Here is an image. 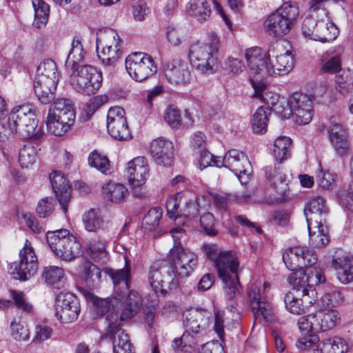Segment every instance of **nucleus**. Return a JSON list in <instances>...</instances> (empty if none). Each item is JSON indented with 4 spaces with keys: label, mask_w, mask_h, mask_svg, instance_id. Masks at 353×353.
<instances>
[{
    "label": "nucleus",
    "mask_w": 353,
    "mask_h": 353,
    "mask_svg": "<svg viewBox=\"0 0 353 353\" xmlns=\"http://www.w3.org/2000/svg\"><path fill=\"white\" fill-rule=\"evenodd\" d=\"M70 83L77 92L90 96L101 87L103 76L101 72L90 65H83L71 70Z\"/></svg>",
    "instance_id": "obj_10"
},
{
    "label": "nucleus",
    "mask_w": 353,
    "mask_h": 353,
    "mask_svg": "<svg viewBox=\"0 0 353 353\" xmlns=\"http://www.w3.org/2000/svg\"><path fill=\"white\" fill-rule=\"evenodd\" d=\"M119 293L112 299H99L91 293H88L87 298L92 302L94 312L99 316L108 314L106 320L110 314L118 315V321H125L139 311L142 302L137 292L130 290L125 299H121Z\"/></svg>",
    "instance_id": "obj_2"
},
{
    "label": "nucleus",
    "mask_w": 353,
    "mask_h": 353,
    "mask_svg": "<svg viewBox=\"0 0 353 353\" xmlns=\"http://www.w3.org/2000/svg\"><path fill=\"white\" fill-rule=\"evenodd\" d=\"M219 47L217 35L214 32H210L207 41L196 42L191 45L188 54L190 63L201 73H214L219 68V62L216 57Z\"/></svg>",
    "instance_id": "obj_4"
},
{
    "label": "nucleus",
    "mask_w": 353,
    "mask_h": 353,
    "mask_svg": "<svg viewBox=\"0 0 353 353\" xmlns=\"http://www.w3.org/2000/svg\"><path fill=\"white\" fill-rule=\"evenodd\" d=\"M10 296L14 300V304L17 308L28 313L31 312L32 305L27 301L26 295L22 292L12 290L10 291Z\"/></svg>",
    "instance_id": "obj_63"
},
{
    "label": "nucleus",
    "mask_w": 353,
    "mask_h": 353,
    "mask_svg": "<svg viewBox=\"0 0 353 353\" xmlns=\"http://www.w3.org/2000/svg\"><path fill=\"white\" fill-rule=\"evenodd\" d=\"M125 259V268L120 270H110L108 274L112 280L114 285V290L117 294L119 293L121 296V299H124L125 294L128 292L130 281V268Z\"/></svg>",
    "instance_id": "obj_29"
},
{
    "label": "nucleus",
    "mask_w": 353,
    "mask_h": 353,
    "mask_svg": "<svg viewBox=\"0 0 353 353\" xmlns=\"http://www.w3.org/2000/svg\"><path fill=\"white\" fill-rule=\"evenodd\" d=\"M164 119L172 128H179L181 124L179 110L173 105H169L164 112Z\"/></svg>",
    "instance_id": "obj_58"
},
{
    "label": "nucleus",
    "mask_w": 353,
    "mask_h": 353,
    "mask_svg": "<svg viewBox=\"0 0 353 353\" xmlns=\"http://www.w3.org/2000/svg\"><path fill=\"white\" fill-rule=\"evenodd\" d=\"M270 112V109L263 106L257 108L252 120V127L254 132L263 134L267 131Z\"/></svg>",
    "instance_id": "obj_47"
},
{
    "label": "nucleus",
    "mask_w": 353,
    "mask_h": 353,
    "mask_svg": "<svg viewBox=\"0 0 353 353\" xmlns=\"http://www.w3.org/2000/svg\"><path fill=\"white\" fill-rule=\"evenodd\" d=\"M48 114L62 118L63 122L67 119L74 121L75 118L73 103L70 99L65 98H59L54 101Z\"/></svg>",
    "instance_id": "obj_35"
},
{
    "label": "nucleus",
    "mask_w": 353,
    "mask_h": 353,
    "mask_svg": "<svg viewBox=\"0 0 353 353\" xmlns=\"http://www.w3.org/2000/svg\"><path fill=\"white\" fill-rule=\"evenodd\" d=\"M120 322L118 321V315L112 314L109 315L105 336L112 340L113 346H117V345H119V346H132L128 335L120 327Z\"/></svg>",
    "instance_id": "obj_28"
},
{
    "label": "nucleus",
    "mask_w": 353,
    "mask_h": 353,
    "mask_svg": "<svg viewBox=\"0 0 353 353\" xmlns=\"http://www.w3.org/2000/svg\"><path fill=\"white\" fill-rule=\"evenodd\" d=\"M332 265L336 272L337 279L341 283L353 281V256L349 254L338 256L332 260Z\"/></svg>",
    "instance_id": "obj_27"
},
{
    "label": "nucleus",
    "mask_w": 353,
    "mask_h": 353,
    "mask_svg": "<svg viewBox=\"0 0 353 353\" xmlns=\"http://www.w3.org/2000/svg\"><path fill=\"white\" fill-rule=\"evenodd\" d=\"M28 266L26 264L20 262L10 263L8 272L14 279L25 281L30 279L37 272L38 265H34L30 261Z\"/></svg>",
    "instance_id": "obj_36"
},
{
    "label": "nucleus",
    "mask_w": 353,
    "mask_h": 353,
    "mask_svg": "<svg viewBox=\"0 0 353 353\" xmlns=\"http://www.w3.org/2000/svg\"><path fill=\"white\" fill-rule=\"evenodd\" d=\"M50 179L62 210L65 213L70 199V188L68 181L64 174L58 171L52 172L50 174Z\"/></svg>",
    "instance_id": "obj_22"
},
{
    "label": "nucleus",
    "mask_w": 353,
    "mask_h": 353,
    "mask_svg": "<svg viewBox=\"0 0 353 353\" xmlns=\"http://www.w3.org/2000/svg\"><path fill=\"white\" fill-rule=\"evenodd\" d=\"M285 107L290 111L289 117L292 115L296 123L306 125L311 121L313 116L312 97L302 92H294L287 99Z\"/></svg>",
    "instance_id": "obj_14"
},
{
    "label": "nucleus",
    "mask_w": 353,
    "mask_h": 353,
    "mask_svg": "<svg viewBox=\"0 0 353 353\" xmlns=\"http://www.w3.org/2000/svg\"><path fill=\"white\" fill-rule=\"evenodd\" d=\"M32 6L34 9L33 26L37 28H41L47 24L50 7L41 0H33Z\"/></svg>",
    "instance_id": "obj_48"
},
{
    "label": "nucleus",
    "mask_w": 353,
    "mask_h": 353,
    "mask_svg": "<svg viewBox=\"0 0 353 353\" xmlns=\"http://www.w3.org/2000/svg\"><path fill=\"white\" fill-rule=\"evenodd\" d=\"M299 14L296 4L285 2L267 18L264 23L265 30L271 36L283 37L290 31Z\"/></svg>",
    "instance_id": "obj_8"
},
{
    "label": "nucleus",
    "mask_w": 353,
    "mask_h": 353,
    "mask_svg": "<svg viewBox=\"0 0 353 353\" xmlns=\"http://www.w3.org/2000/svg\"><path fill=\"white\" fill-rule=\"evenodd\" d=\"M97 56L104 65H114L121 58V39L117 32L112 28H104L97 32Z\"/></svg>",
    "instance_id": "obj_11"
},
{
    "label": "nucleus",
    "mask_w": 353,
    "mask_h": 353,
    "mask_svg": "<svg viewBox=\"0 0 353 353\" xmlns=\"http://www.w3.org/2000/svg\"><path fill=\"white\" fill-rule=\"evenodd\" d=\"M108 100V97L105 94L97 95L91 98L83 108V112L86 114L88 119L90 118L98 108L107 103Z\"/></svg>",
    "instance_id": "obj_60"
},
{
    "label": "nucleus",
    "mask_w": 353,
    "mask_h": 353,
    "mask_svg": "<svg viewBox=\"0 0 353 353\" xmlns=\"http://www.w3.org/2000/svg\"><path fill=\"white\" fill-rule=\"evenodd\" d=\"M316 225V228H314L313 225L310 227V223H307L310 243L314 247L322 248L329 242L328 229L325 225V221Z\"/></svg>",
    "instance_id": "obj_37"
},
{
    "label": "nucleus",
    "mask_w": 353,
    "mask_h": 353,
    "mask_svg": "<svg viewBox=\"0 0 353 353\" xmlns=\"http://www.w3.org/2000/svg\"><path fill=\"white\" fill-rule=\"evenodd\" d=\"M71 49L68 53L65 67L68 70L75 69L78 64L83 61L85 52L79 40L73 39Z\"/></svg>",
    "instance_id": "obj_43"
},
{
    "label": "nucleus",
    "mask_w": 353,
    "mask_h": 353,
    "mask_svg": "<svg viewBox=\"0 0 353 353\" xmlns=\"http://www.w3.org/2000/svg\"><path fill=\"white\" fill-rule=\"evenodd\" d=\"M107 130L109 134L120 141L131 138L125 110L120 107L110 108L107 114Z\"/></svg>",
    "instance_id": "obj_17"
},
{
    "label": "nucleus",
    "mask_w": 353,
    "mask_h": 353,
    "mask_svg": "<svg viewBox=\"0 0 353 353\" xmlns=\"http://www.w3.org/2000/svg\"><path fill=\"white\" fill-rule=\"evenodd\" d=\"M319 21L312 15L306 17L301 26L302 34L307 39L314 41L315 32H316V26H318Z\"/></svg>",
    "instance_id": "obj_59"
},
{
    "label": "nucleus",
    "mask_w": 353,
    "mask_h": 353,
    "mask_svg": "<svg viewBox=\"0 0 353 353\" xmlns=\"http://www.w3.org/2000/svg\"><path fill=\"white\" fill-rule=\"evenodd\" d=\"M288 281L293 285V289L300 292L301 303L305 311L307 307L316 301L317 293L314 285L324 283L325 278L320 271L311 270L308 273L299 271L291 273L288 276Z\"/></svg>",
    "instance_id": "obj_9"
},
{
    "label": "nucleus",
    "mask_w": 353,
    "mask_h": 353,
    "mask_svg": "<svg viewBox=\"0 0 353 353\" xmlns=\"http://www.w3.org/2000/svg\"><path fill=\"white\" fill-rule=\"evenodd\" d=\"M266 178L270 181L272 186L280 194H283L287 190L285 174L279 168L266 166L264 168Z\"/></svg>",
    "instance_id": "obj_40"
},
{
    "label": "nucleus",
    "mask_w": 353,
    "mask_h": 353,
    "mask_svg": "<svg viewBox=\"0 0 353 353\" xmlns=\"http://www.w3.org/2000/svg\"><path fill=\"white\" fill-rule=\"evenodd\" d=\"M88 161L90 166L97 169L104 174L107 175L112 172V167L108 157L102 156L97 151L90 154Z\"/></svg>",
    "instance_id": "obj_51"
},
{
    "label": "nucleus",
    "mask_w": 353,
    "mask_h": 353,
    "mask_svg": "<svg viewBox=\"0 0 353 353\" xmlns=\"http://www.w3.org/2000/svg\"><path fill=\"white\" fill-rule=\"evenodd\" d=\"M187 10L199 21L208 20L211 14V7L208 0H190Z\"/></svg>",
    "instance_id": "obj_38"
},
{
    "label": "nucleus",
    "mask_w": 353,
    "mask_h": 353,
    "mask_svg": "<svg viewBox=\"0 0 353 353\" xmlns=\"http://www.w3.org/2000/svg\"><path fill=\"white\" fill-rule=\"evenodd\" d=\"M245 58L250 74L260 81L274 74H286L292 70L294 65V56L288 50L276 55L274 65L271 63L270 55L258 47L247 49Z\"/></svg>",
    "instance_id": "obj_1"
},
{
    "label": "nucleus",
    "mask_w": 353,
    "mask_h": 353,
    "mask_svg": "<svg viewBox=\"0 0 353 353\" xmlns=\"http://www.w3.org/2000/svg\"><path fill=\"white\" fill-rule=\"evenodd\" d=\"M211 314L206 310L194 309L190 311L183 321L185 329L199 335L204 331Z\"/></svg>",
    "instance_id": "obj_24"
},
{
    "label": "nucleus",
    "mask_w": 353,
    "mask_h": 353,
    "mask_svg": "<svg viewBox=\"0 0 353 353\" xmlns=\"http://www.w3.org/2000/svg\"><path fill=\"white\" fill-rule=\"evenodd\" d=\"M8 125L12 133H19L26 139H38L43 134L35 119V108L30 103L14 108L9 114Z\"/></svg>",
    "instance_id": "obj_5"
},
{
    "label": "nucleus",
    "mask_w": 353,
    "mask_h": 353,
    "mask_svg": "<svg viewBox=\"0 0 353 353\" xmlns=\"http://www.w3.org/2000/svg\"><path fill=\"white\" fill-rule=\"evenodd\" d=\"M292 140L285 136L279 137L274 141L273 154L277 162L281 163L290 157Z\"/></svg>",
    "instance_id": "obj_42"
},
{
    "label": "nucleus",
    "mask_w": 353,
    "mask_h": 353,
    "mask_svg": "<svg viewBox=\"0 0 353 353\" xmlns=\"http://www.w3.org/2000/svg\"><path fill=\"white\" fill-rule=\"evenodd\" d=\"M46 240L54 254L63 261H72L81 254L80 242L66 229L48 231Z\"/></svg>",
    "instance_id": "obj_6"
},
{
    "label": "nucleus",
    "mask_w": 353,
    "mask_h": 353,
    "mask_svg": "<svg viewBox=\"0 0 353 353\" xmlns=\"http://www.w3.org/2000/svg\"><path fill=\"white\" fill-rule=\"evenodd\" d=\"M215 163L216 167L224 166L233 172L241 183L245 184L248 182L251 164L243 152L231 149L225 154L223 158L217 159Z\"/></svg>",
    "instance_id": "obj_13"
},
{
    "label": "nucleus",
    "mask_w": 353,
    "mask_h": 353,
    "mask_svg": "<svg viewBox=\"0 0 353 353\" xmlns=\"http://www.w3.org/2000/svg\"><path fill=\"white\" fill-rule=\"evenodd\" d=\"M86 254L94 261L105 263L108 260V252L105 244L102 241L92 240L85 247Z\"/></svg>",
    "instance_id": "obj_45"
},
{
    "label": "nucleus",
    "mask_w": 353,
    "mask_h": 353,
    "mask_svg": "<svg viewBox=\"0 0 353 353\" xmlns=\"http://www.w3.org/2000/svg\"><path fill=\"white\" fill-rule=\"evenodd\" d=\"M300 292L296 289H292L286 293L284 297V302L286 309L292 314L300 315L305 312L303 305L301 303L299 298Z\"/></svg>",
    "instance_id": "obj_49"
},
{
    "label": "nucleus",
    "mask_w": 353,
    "mask_h": 353,
    "mask_svg": "<svg viewBox=\"0 0 353 353\" xmlns=\"http://www.w3.org/2000/svg\"><path fill=\"white\" fill-rule=\"evenodd\" d=\"M10 332L12 338L17 341H26L30 338V332L26 325L16 319L10 324Z\"/></svg>",
    "instance_id": "obj_57"
},
{
    "label": "nucleus",
    "mask_w": 353,
    "mask_h": 353,
    "mask_svg": "<svg viewBox=\"0 0 353 353\" xmlns=\"http://www.w3.org/2000/svg\"><path fill=\"white\" fill-rule=\"evenodd\" d=\"M37 152L32 145H25L20 150L19 162L22 168H28L36 161Z\"/></svg>",
    "instance_id": "obj_53"
},
{
    "label": "nucleus",
    "mask_w": 353,
    "mask_h": 353,
    "mask_svg": "<svg viewBox=\"0 0 353 353\" xmlns=\"http://www.w3.org/2000/svg\"><path fill=\"white\" fill-rule=\"evenodd\" d=\"M74 121L67 119L63 122V119L48 114L46 119L47 130L49 133L55 136H62L70 128Z\"/></svg>",
    "instance_id": "obj_46"
},
{
    "label": "nucleus",
    "mask_w": 353,
    "mask_h": 353,
    "mask_svg": "<svg viewBox=\"0 0 353 353\" xmlns=\"http://www.w3.org/2000/svg\"><path fill=\"white\" fill-rule=\"evenodd\" d=\"M250 82L254 90V97L259 98L270 107V110H272L281 117H289L290 111L285 107L287 99L281 97L275 92L269 91L263 83V80H256L252 77L250 79Z\"/></svg>",
    "instance_id": "obj_15"
},
{
    "label": "nucleus",
    "mask_w": 353,
    "mask_h": 353,
    "mask_svg": "<svg viewBox=\"0 0 353 353\" xmlns=\"http://www.w3.org/2000/svg\"><path fill=\"white\" fill-rule=\"evenodd\" d=\"M148 283L155 293L164 294L166 292L165 287L173 283V276L169 272L168 267L162 263L154 262L150 266L148 275Z\"/></svg>",
    "instance_id": "obj_19"
},
{
    "label": "nucleus",
    "mask_w": 353,
    "mask_h": 353,
    "mask_svg": "<svg viewBox=\"0 0 353 353\" xmlns=\"http://www.w3.org/2000/svg\"><path fill=\"white\" fill-rule=\"evenodd\" d=\"M101 194L103 199L108 201L121 203L128 196L129 192L123 184L110 181L103 185Z\"/></svg>",
    "instance_id": "obj_32"
},
{
    "label": "nucleus",
    "mask_w": 353,
    "mask_h": 353,
    "mask_svg": "<svg viewBox=\"0 0 353 353\" xmlns=\"http://www.w3.org/2000/svg\"><path fill=\"white\" fill-rule=\"evenodd\" d=\"M81 311L77 297L68 292H60L56 299V316L63 323L75 321Z\"/></svg>",
    "instance_id": "obj_16"
},
{
    "label": "nucleus",
    "mask_w": 353,
    "mask_h": 353,
    "mask_svg": "<svg viewBox=\"0 0 353 353\" xmlns=\"http://www.w3.org/2000/svg\"><path fill=\"white\" fill-rule=\"evenodd\" d=\"M304 250L301 245L285 249L283 253V261L288 270L294 272H304L302 270V264H304L305 262L301 258H299L304 253Z\"/></svg>",
    "instance_id": "obj_34"
},
{
    "label": "nucleus",
    "mask_w": 353,
    "mask_h": 353,
    "mask_svg": "<svg viewBox=\"0 0 353 353\" xmlns=\"http://www.w3.org/2000/svg\"><path fill=\"white\" fill-rule=\"evenodd\" d=\"M30 261H32L34 265H38L37 256H36L30 242L26 240L23 248L19 252V262L23 263L28 266Z\"/></svg>",
    "instance_id": "obj_62"
},
{
    "label": "nucleus",
    "mask_w": 353,
    "mask_h": 353,
    "mask_svg": "<svg viewBox=\"0 0 353 353\" xmlns=\"http://www.w3.org/2000/svg\"><path fill=\"white\" fill-rule=\"evenodd\" d=\"M316 31L314 41L322 43L334 41L337 37L339 33L338 28L333 23L324 21H319Z\"/></svg>",
    "instance_id": "obj_41"
},
{
    "label": "nucleus",
    "mask_w": 353,
    "mask_h": 353,
    "mask_svg": "<svg viewBox=\"0 0 353 353\" xmlns=\"http://www.w3.org/2000/svg\"><path fill=\"white\" fill-rule=\"evenodd\" d=\"M347 350V344L343 338L333 336L319 341L312 353H345Z\"/></svg>",
    "instance_id": "obj_31"
},
{
    "label": "nucleus",
    "mask_w": 353,
    "mask_h": 353,
    "mask_svg": "<svg viewBox=\"0 0 353 353\" xmlns=\"http://www.w3.org/2000/svg\"><path fill=\"white\" fill-rule=\"evenodd\" d=\"M262 285L263 286V292H264L266 288H269V284L266 282H263V283L261 281L256 282L253 283L249 289L248 296L252 305H254L264 301V298L261 289Z\"/></svg>",
    "instance_id": "obj_56"
},
{
    "label": "nucleus",
    "mask_w": 353,
    "mask_h": 353,
    "mask_svg": "<svg viewBox=\"0 0 353 353\" xmlns=\"http://www.w3.org/2000/svg\"><path fill=\"white\" fill-rule=\"evenodd\" d=\"M83 222L85 229L88 232H97L103 229L105 221L99 212L95 209H90L84 213Z\"/></svg>",
    "instance_id": "obj_44"
},
{
    "label": "nucleus",
    "mask_w": 353,
    "mask_h": 353,
    "mask_svg": "<svg viewBox=\"0 0 353 353\" xmlns=\"http://www.w3.org/2000/svg\"><path fill=\"white\" fill-rule=\"evenodd\" d=\"M205 250L208 257L214 262L218 275L223 283L225 296L230 300L234 299L240 289L238 258L232 252H223L214 245H206Z\"/></svg>",
    "instance_id": "obj_3"
},
{
    "label": "nucleus",
    "mask_w": 353,
    "mask_h": 353,
    "mask_svg": "<svg viewBox=\"0 0 353 353\" xmlns=\"http://www.w3.org/2000/svg\"><path fill=\"white\" fill-rule=\"evenodd\" d=\"M344 301V296L342 292L339 290H333L325 293L318 302V306L332 309L341 305Z\"/></svg>",
    "instance_id": "obj_52"
},
{
    "label": "nucleus",
    "mask_w": 353,
    "mask_h": 353,
    "mask_svg": "<svg viewBox=\"0 0 353 353\" xmlns=\"http://www.w3.org/2000/svg\"><path fill=\"white\" fill-rule=\"evenodd\" d=\"M250 197L249 195L241 194H227L220 195L215 194L213 196L212 202L220 210H225L228 201H235L237 202H243L246 201Z\"/></svg>",
    "instance_id": "obj_55"
},
{
    "label": "nucleus",
    "mask_w": 353,
    "mask_h": 353,
    "mask_svg": "<svg viewBox=\"0 0 353 353\" xmlns=\"http://www.w3.org/2000/svg\"><path fill=\"white\" fill-rule=\"evenodd\" d=\"M55 200L52 196H46L40 199L36 207V212L39 217L50 216L54 210Z\"/></svg>",
    "instance_id": "obj_54"
},
{
    "label": "nucleus",
    "mask_w": 353,
    "mask_h": 353,
    "mask_svg": "<svg viewBox=\"0 0 353 353\" xmlns=\"http://www.w3.org/2000/svg\"><path fill=\"white\" fill-rule=\"evenodd\" d=\"M150 153L155 162L164 167L171 166L173 162V143L162 137L150 143Z\"/></svg>",
    "instance_id": "obj_20"
},
{
    "label": "nucleus",
    "mask_w": 353,
    "mask_h": 353,
    "mask_svg": "<svg viewBox=\"0 0 353 353\" xmlns=\"http://www.w3.org/2000/svg\"><path fill=\"white\" fill-rule=\"evenodd\" d=\"M307 223L313 225L314 228L318 223L325 221V216L327 214V209L325 206V201L323 198L316 196L311 198L304 211Z\"/></svg>",
    "instance_id": "obj_25"
},
{
    "label": "nucleus",
    "mask_w": 353,
    "mask_h": 353,
    "mask_svg": "<svg viewBox=\"0 0 353 353\" xmlns=\"http://www.w3.org/2000/svg\"><path fill=\"white\" fill-rule=\"evenodd\" d=\"M126 172L130 183L133 187H139L145 183L149 172L147 160L143 157H137L128 163Z\"/></svg>",
    "instance_id": "obj_21"
},
{
    "label": "nucleus",
    "mask_w": 353,
    "mask_h": 353,
    "mask_svg": "<svg viewBox=\"0 0 353 353\" xmlns=\"http://www.w3.org/2000/svg\"><path fill=\"white\" fill-rule=\"evenodd\" d=\"M318 307L319 309L314 312L316 331L325 332L334 328L340 321L339 312L334 309Z\"/></svg>",
    "instance_id": "obj_26"
},
{
    "label": "nucleus",
    "mask_w": 353,
    "mask_h": 353,
    "mask_svg": "<svg viewBox=\"0 0 353 353\" xmlns=\"http://www.w3.org/2000/svg\"><path fill=\"white\" fill-rule=\"evenodd\" d=\"M57 83L54 80L34 79V92L41 103L49 104L55 99Z\"/></svg>",
    "instance_id": "obj_30"
},
{
    "label": "nucleus",
    "mask_w": 353,
    "mask_h": 353,
    "mask_svg": "<svg viewBox=\"0 0 353 353\" xmlns=\"http://www.w3.org/2000/svg\"><path fill=\"white\" fill-rule=\"evenodd\" d=\"M173 235L174 245L168 255V260L172 273L179 277H188L194 270L197 264V256L188 250H185L180 243L179 238L174 234L185 232L181 227L173 228L170 231Z\"/></svg>",
    "instance_id": "obj_7"
},
{
    "label": "nucleus",
    "mask_w": 353,
    "mask_h": 353,
    "mask_svg": "<svg viewBox=\"0 0 353 353\" xmlns=\"http://www.w3.org/2000/svg\"><path fill=\"white\" fill-rule=\"evenodd\" d=\"M125 68L128 74L139 82L153 76L157 71L152 57L143 52H134L128 55L125 59Z\"/></svg>",
    "instance_id": "obj_12"
},
{
    "label": "nucleus",
    "mask_w": 353,
    "mask_h": 353,
    "mask_svg": "<svg viewBox=\"0 0 353 353\" xmlns=\"http://www.w3.org/2000/svg\"><path fill=\"white\" fill-rule=\"evenodd\" d=\"M34 79L54 80L59 82V74L56 63L50 59L41 61L37 67Z\"/></svg>",
    "instance_id": "obj_39"
},
{
    "label": "nucleus",
    "mask_w": 353,
    "mask_h": 353,
    "mask_svg": "<svg viewBox=\"0 0 353 353\" xmlns=\"http://www.w3.org/2000/svg\"><path fill=\"white\" fill-rule=\"evenodd\" d=\"M252 312L256 319H263L266 321L272 320L271 307L265 301L252 305Z\"/></svg>",
    "instance_id": "obj_61"
},
{
    "label": "nucleus",
    "mask_w": 353,
    "mask_h": 353,
    "mask_svg": "<svg viewBox=\"0 0 353 353\" xmlns=\"http://www.w3.org/2000/svg\"><path fill=\"white\" fill-rule=\"evenodd\" d=\"M336 89L342 94H346L353 89V71L347 69L339 72L335 77Z\"/></svg>",
    "instance_id": "obj_50"
},
{
    "label": "nucleus",
    "mask_w": 353,
    "mask_h": 353,
    "mask_svg": "<svg viewBox=\"0 0 353 353\" xmlns=\"http://www.w3.org/2000/svg\"><path fill=\"white\" fill-rule=\"evenodd\" d=\"M41 278L46 284L56 289L63 288L66 281L65 270L61 267L54 265L44 267Z\"/></svg>",
    "instance_id": "obj_33"
},
{
    "label": "nucleus",
    "mask_w": 353,
    "mask_h": 353,
    "mask_svg": "<svg viewBox=\"0 0 353 353\" xmlns=\"http://www.w3.org/2000/svg\"><path fill=\"white\" fill-rule=\"evenodd\" d=\"M165 76L172 83L184 85L190 82L191 72L188 65L180 60H174L167 63Z\"/></svg>",
    "instance_id": "obj_23"
},
{
    "label": "nucleus",
    "mask_w": 353,
    "mask_h": 353,
    "mask_svg": "<svg viewBox=\"0 0 353 353\" xmlns=\"http://www.w3.org/2000/svg\"><path fill=\"white\" fill-rule=\"evenodd\" d=\"M327 137L337 155H347L351 150L347 129L335 120L330 121L327 127Z\"/></svg>",
    "instance_id": "obj_18"
},
{
    "label": "nucleus",
    "mask_w": 353,
    "mask_h": 353,
    "mask_svg": "<svg viewBox=\"0 0 353 353\" xmlns=\"http://www.w3.org/2000/svg\"><path fill=\"white\" fill-rule=\"evenodd\" d=\"M336 174L329 171L319 170L316 176L318 185L323 189L331 188L336 181Z\"/></svg>",
    "instance_id": "obj_64"
}]
</instances>
